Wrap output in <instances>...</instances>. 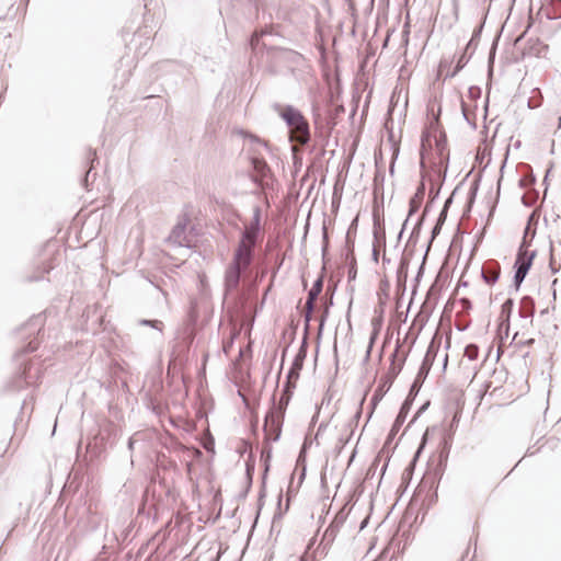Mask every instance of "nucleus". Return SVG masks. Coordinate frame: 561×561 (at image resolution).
I'll return each instance as SVG.
<instances>
[{"label": "nucleus", "mask_w": 561, "mask_h": 561, "mask_svg": "<svg viewBox=\"0 0 561 561\" xmlns=\"http://www.w3.org/2000/svg\"><path fill=\"white\" fill-rule=\"evenodd\" d=\"M232 340H233V336L230 339V341H228L224 344V351L226 354H229V351L232 346Z\"/></svg>", "instance_id": "nucleus-14"}, {"label": "nucleus", "mask_w": 561, "mask_h": 561, "mask_svg": "<svg viewBox=\"0 0 561 561\" xmlns=\"http://www.w3.org/2000/svg\"><path fill=\"white\" fill-rule=\"evenodd\" d=\"M310 139L309 124L305 122L290 129V140L296 141L300 145H306Z\"/></svg>", "instance_id": "nucleus-6"}, {"label": "nucleus", "mask_w": 561, "mask_h": 561, "mask_svg": "<svg viewBox=\"0 0 561 561\" xmlns=\"http://www.w3.org/2000/svg\"><path fill=\"white\" fill-rule=\"evenodd\" d=\"M512 310H513V300L506 299L501 306V311H500V316H499V321H500L499 330L501 332L505 331L507 333V331L510 329L508 320H510Z\"/></svg>", "instance_id": "nucleus-7"}, {"label": "nucleus", "mask_w": 561, "mask_h": 561, "mask_svg": "<svg viewBox=\"0 0 561 561\" xmlns=\"http://www.w3.org/2000/svg\"><path fill=\"white\" fill-rule=\"evenodd\" d=\"M316 300H310V298L308 297L307 301H306V305H305V310H306V314H305V318H306V321H309L310 320V317H311V312H312V309H313V304H314Z\"/></svg>", "instance_id": "nucleus-13"}, {"label": "nucleus", "mask_w": 561, "mask_h": 561, "mask_svg": "<svg viewBox=\"0 0 561 561\" xmlns=\"http://www.w3.org/2000/svg\"><path fill=\"white\" fill-rule=\"evenodd\" d=\"M463 59V56H461L458 60L457 67L454 71H449L451 62L447 61L446 59L442 60L438 66V76L439 77H454L462 67L461 61Z\"/></svg>", "instance_id": "nucleus-8"}, {"label": "nucleus", "mask_w": 561, "mask_h": 561, "mask_svg": "<svg viewBox=\"0 0 561 561\" xmlns=\"http://www.w3.org/2000/svg\"><path fill=\"white\" fill-rule=\"evenodd\" d=\"M323 322H324V317H322V319H321L320 327L323 325Z\"/></svg>", "instance_id": "nucleus-15"}, {"label": "nucleus", "mask_w": 561, "mask_h": 561, "mask_svg": "<svg viewBox=\"0 0 561 561\" xmlns=\"http://www.w3.org/2000/svg\"><path fill=\"white\" fill-rule=\"evenodd\" d=\"M500 272L496 268L484 267L482 270V277L489 285H493L499 278Z\"/></svg>", "instance_id": "nucleus-10"}, {"label": "nucleus", "mask_w": 561, "mask_h": 561, "mask_svg": "<svg viewBox=\"0 0 561 561\" xmlns=\"http://www.w3.org/2000/svg\"><path fill=\"white\" fill-rule=\"evenodd\" d=\"M322 290V279L319 278L310 289L308 297L310 300H316Z\"/></svg>", "instance_id": "nucleus-12"}, {"label": "nucleus", "mask_w": 561, "mask_h": 561, "mask_svg": "<svg viewBox=\"0 0 561 561\" xmlns=\"http://www.w3.org/2000/svg\"><path fill=\"white\" fill-rule=\"evenodd\" d=\"M535 254L534 252H529L528 250L520 249L515 262L516 273H515V283L517 286L524 280L527 275Z\"/></svg>", "instance_id": "nucleus-4"}, {"label": "nucleus", "mask_w": 561, "mask_h": 561, "mask_svg": "<svg viewBox=\"0 0 561 561\" xmlns=\"http://www.w3.org/2000/svg\"><path fill=\"white\" fill-rule=\"evenodd\" d=\"M284 410L280 405L273 407L265 416L264 431L270 438L276 439L280 433Z\"/></svg>", "instance_id": "nucleus-3"}, {"label": "nucleus", "mask_w": 561, "mask_h": 561, "mask_svg": "<svg viewBox=\"0 0 561 561\" xmlns=\"http://www.w3.org/2000/svg\"><path fill=\"white\" fill-rule=\"evenodd\" d=\"M427 111L432 118L422 136L421 164L439 173L446 169L449 160L446 135L439 124L442 108L436 101H432Z\"/></svg>", "instance_id": "nucleus-1"}, {"label": "nucleus", "mask_w": 561, "mask_h": 561, "mask_svg": "<svg viewBox=\"0 0 561 561\" xmlns=\"http://www.w3.org/2000/svg\"><path fill=\"white\" fill-rule=\"evenodd\" d=\"M277 111L290 129L307 122L302 114L293 106H278Z\"/></svg>", "instance_id": "nucleus-5"}, {"label": "nucleus", "mask_w": 561, "mask_h": 561, "mask_svg": "<svg viewBox=\"0 0 561 561\" xmlns=\"http://www.w3.org/2000/svg\"><path fill=\"white\" fill-rule=\"evenodd\" d=\"M465 356L469 360L478 359V357H479V347L477 345H474V344L467 345V347L465 348Z\"/></svg>", "instance_id": "nucleus-11"}, {"label": "nucleus", "mask_w": 561, "mask_h": 561, "mask_svg": "<svg viewBox=\"0 0 561 561\" xmlns=\"http://www.w3.org/2000/svg\"><path fill=\"white\" fill-rule=\"evenodd\" d=\"M256 234L257 230L255 228L245 229L234 254V261L239 270L247 268L250 264Z\"/></svg>", "instance_id": "nucleus-2"}, {"label": "nucleus", "mask_w": 561, "mask_h": 561, "mask_svg": "<svg viewBox=\"0 0 561 561\" xmlns=\"http://www.w3.org/2000/svg\"><path fill=\"white\" fill-rule=\"evenodd\" d=\"M533 342H534V339L526 336L525 332H523V333L516 332L512 340V344L515 347H523L526 345H530V344H533Z\"/></svg>", "instance_id": "nucleus-9"}]
</instances>
